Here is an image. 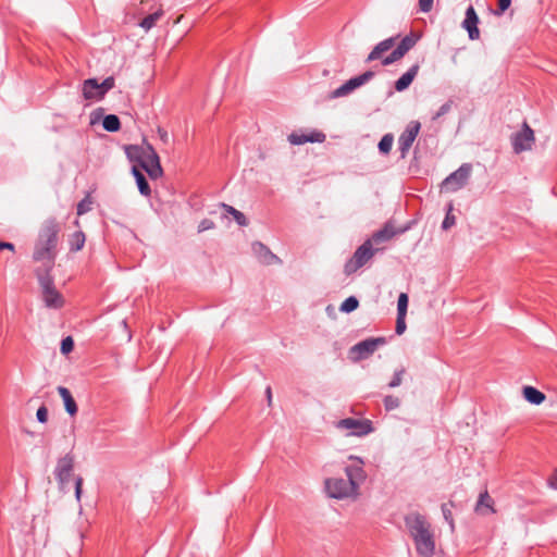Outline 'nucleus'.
I'll return each mask as SVG.
<instances>
[{"mask_svg": "<svg viewBox=\"0 0 557 557\" xmlns=\"http://www.w3.org/2000/svg\"><path fill=\"white\" fill-rule=\"evenodd\" d=\"M61 225L55 218H49L40 226L34 245L33 261L40 263L36 273L51 272L57 259V246Z\"/></svg>", "mask_w": 557, "mask_h": 557, "instance_id": "nucleus-1", "label": "nucleus"}, {"mask_svg": "<svg viewBox=\"0 0 557 557\" xmlns=\"http://www.w3.org/2000/svg\"><path fill=\"white\" fill-rule=\"evenodd\" d=\"M41 287L42 300L48 308L60 309L64 305L63 296L57 290L51 272L36 273Z\"/></svg>", "mask_w": 557, "mask_h": 557, "instance_id": "nucleus-2", "label": "nucleus"}, {"mask_svg": "<svg viewBox=\"0 0 557 557\" xmlns=\"http://www.w3.org/2000/svg\"><path fill=\"white\" fill-rule=\"evenodd\" d=\"M325 491L331 498L344 499L348 497H357L359 493L354 486L343 478H330L324 482Z\"/></svg>", "mask_w": 557, "mask_h": 557, "instance_id": "nucleus-3", "label": "nucleus"}, {"mask_svg": "<svg viewBox=\"0 0 557 557\" xmlns=\"http://www.w3.org/2000/svg\"><path fill=\"white\" fill-rule=\"evenodd\" d=\"M377 250L379 248H372L371 240H366L345 263V273L347 275L355 273L358 269L362 268Z\"/></svg>", "mask_w": 557, "mask_h": 557, "instance_id": "nucleus-4", "label": "nucleus"}, {"mask_svg": "<svg viewBox=\"0 0 557 557\" xmlns=\"http://www.w3.org/2000/svg\"><path fill=\"white\" fill-rule=\"evenodd\" d=\"M405 524L413 542L432 531L431 523L426 517L419 512L407 515L405 517Z\"/></svg>", "mask_w": 557, "mask_h": 557, "instance_id": "nucleus-5", "label": "nucleus"}, {"mask_svg": "<svg viewBox=\"0 0 557 557\" xmlns=\"http://www.w3.org/2000/svg\"><path fill=\"white\" fill-rule=\"evenodd\" d=\"M472 165L470 163L461 164L455 172L449 174L443 182L444 188L450 191H457L465 187L471 176Z\"/></svg>", "mask_w": 557, "mask_h": 557, "instance_id": "nucleus-6", "label": "nucleus"}, {"mask_svg": "<svg viewBox=\"0 0 557 557\" xmlns=\"http://www.w3.org/2000/svg\"><path fill=\"white\" fill-rule=\"evenodd\" d=\"M349 460L351 463L345 467V473L347 475L348 482L359 493L361 484L367 479V473L363 469L364 462L360 457L357 456H349Z\"/></svg>", "mask_w": 557, "mask_h": 557, "instance_id": "nucleus-7", "label": "nucleus"}, {"mask_svg": "<svg viewBox=\"0 0 557 557\" xmlns=\"http://www.w3.org/2000/svg\"><path fill=\"white\" fill-rule=\"evenodd\" d=\"M336 428L348 430V435L364 436L373 431L372 422L368 419L346 418L336 423Z\"/></svg>", "mask_w": 557, "mask_h": 557, "instance_id": "nucleus-8", "label": "nucleus"}, {"mask_svg": "<svg viewBox=\"0 0 557 557\" xmlns=\"http://www.w3.org/2000/svg\"><path fill=\"white\" fill-rule=\"evenodd\" d=\"M373 76H374V72L367 71V72L362 73L361 75L350 78L345 84H343L342 86H339L338 88L333 90L329 95V99L341 98V97H345V96L349 95L356 88L362 86L363 84H366L367 82L372 79Z\"/></svg>", "mask_w": 557, "mask_h": 557, "instance_id": "nucleus-9", "label": "nucleus"}, {"mask_svg": "<svg viewBox=\"0 0 557 557\" xmlns=\"http://www.w3.org/2000/svg\"><path fill=\"white\" fill-rule=\"evenodd\" d=\"M535 141L533 129L524 122L522 129L511 137V144L516 153L530 150Z\"/></svg>", "mask_w": 557, "mask_h": 557, "instance_id": "nucleus-10", "label": "nucleus"}, {"mask_svg": "<svg viewBox=\"0 0 557 557\" xmlns=\"http://www.w3.org/2000/svg\"><path fill=\"white\" fill-rule=\"evenodd\" d=\"M386 343L385 337H371L354 345L350 349L356 355L357 360L369 358L380 346Z\"/></svg>", "mask_w": 557, "mask_h": 557, "instance_id": "nucleus-11", "label": "nucleus"}, {"mask_svg": "<svg viewBox=\"0 0 557 557\" xmlns=\"http://www.w3.org/2000/svg\"><path fill=\"white\" fill-rule=\"evenodd\" d=\"M420 128L421 124L418 121H411L400 134L398 138V150L401 158H406L420 132Z\"/></svg>", "mask_w": 557, "mask_h": 557, "instance_id": "nucleus-12", "label": "nucleus"}, {"mask_svg": "<svg viewBox=\"0 0 557 557\" xmlns=\"http://www.w3.org/2000/svg\"><path fill=\"white\" fill-rule=\"evenodd\" d=\"M73 469L74 456L72 454H66L58 460L54 475L61 487L69 483Z\"/></svg>", "mask_w": 557, "mask_h": 557, "instance_id": "nucleus-13", "label": "nucleus"}, {"mask_svg": "<svg viewBox=\"0 0 557 557\" xmlns=\"http://www.w3.org/2000/svg\"><path fill=\"white\" fill-rule=\"evenodd\" d=\"M150 153V159L145 161L139 168L144 170L151 180H157L163 174L160 158L151 144H146V148Z\"/></svg>", "mask_w": 557, "mask_h": 557, "instance_id": "nucleus-14", "label": "nucleus"}, {"mask_svg": "<svg viewBox=\"0 0 557 557\" xmlns=\"http://www.w3.org/2000/svg\"><path fill=\"white\" fill-rule=\"evenodd\" d=\"M416 552L421 557H433L435 555V537L433 531L429 532L424 536H420L413 542Z\"/></svg>", "mask_w": 557, "mask_h": 557, "instance_id": "nucleus-15", "label": "nucleus"}, {"mask_svg": "<svg viewBox=\"0 0 557 557\" xmlns=\"http://www.w3.org/2000/svg\"><path fill=\"white\" fill-rule=\"evenodd\" d=\"M479 16L472 5H469L466 10V16L462 22V27L468 32L469 38L471 40H476L480 38V30L478 28Z\"/></svg>", "mask_w": 557, "mask_h": 557, "instance_id": "nucleus-16", "label": "nucleus"}, {"mask_svg": "<svg viewBox=\"0 0 557 557\" xmlns=\"http://www.w3.org/2000/svg\"><path fill=\"white\" fill-rule=\"evenodd\" d=\"M325 138V134L319 131H312L308 135L298 132L288 135V141L297 146L306 143H323Z\"/></svg>", "mask_w": 557, "mask_h": 557, "instance_id": "nucleus-17", "label": "nucleus"}, {"mask_svg": "<svg viewBox=\"0 0 557 557\" xmlns=\"http://www.w3.org/2000/svg\"><path fill=\"white\" fill-rule=\"evenodd\" d=\"M395 40H396L395 37H389L387 39H384V40L380 41L372 49V51L368 54L366 61L367 62H372V61L381 59L383 53L387 52L388 50H391L394 47Z\"/></svg>", "mask_w": 557, "mask_h": 557, "instance_id": "nucleus-18", "label": "nucleus"}, {"mask_svg": "<svg viewBox=\"0 0 557 557\" xmlns=\"http://www.w3.org/2000/svg\"><path fill=\"white\" fill-rule=\"evenodd\" d=\"M252 249L259 261L264 264H272L280 261V259L262 243H253Z\"/></svg>", "mask_w": 557, "mask_h": 557, "instance_id": "nucleus-19", "label": "nucleus"}, {"mask_svg": "<svg viewBox=\"0 0 557 557\" xmlns=\"http://www.w3.org/2000/svg\"><path fill=\"white\" fill-rule=\"evenodd\" d=\"M419 64H413L406 73H404L396 82H395V89L397 91H404L407 89L413 79L416 78L418 72H419Z\"/></svg>", "mask_w": 557, "mask_h": 557, "instance_id": "nucleus-20", "label": "nucleus"}, {"mask_svg": "<svg viewBox=\"0 0 557 557\" xmlns=\"http://www.w3.org/2000/svg\"><path fill=\"white\" fill-rule=\"evenodd\" d=\"M493 505V498L488 495L487 491H484L479 496V499L475 505V512L483 516L494 513L495 509Z\"/></svg>", "mask_w": 557, "mask_h": 557, "instance_id": "nucleus-21", "label": "nucleus"}, {"mask_svg": "<svg viewBox=\"0 0 557 557\" xmlns=\"http://www.w3.org/2000/svg\"><path fill=\"white\" fill-rule=\"evenodd\" d=\"M83 96L87 100L102 99L100 97V87L96 78L86 79L83 84Z\"/></svg>", "mask_w": 557, "mask_h": 557, "instance_id": "nucleus-22", "label": "nucleus"}, {"mask_svg": "<svg viewBox=\"0 0 557 557\" xmlns=\"http://www.w3.org/2000/svg\"><path fill=\"white\" fill-rule=\"evenodd\" d=\"M132 174L134 175V177L136 180V184H137L139 193L145 197H149L151 195V189H150L149 183H148L146 176L144 175V173L141 172V170L137 165H133Z\"/></svg>", "mask_w": 557, "mask_h": 557, "instance_id": "nucleus-23", "label": "nucleus"}, {"mask_svg": "<svg viewBox=\"0 0 557 557\" xmlns=\"http://www.w3.org/2000/svg\"><path fill=\"white\" fill-rule=\"evenodd\" d=\"M395 234L394 227L391 224H385V226L375 232L369 240H371V245H380L393 238Z\"/></svg>", "mask_w": 557, "mask_h": 557, "instance_id": "nucleus-24", "label": "nucleus"}, {"mask_svg": "<svg viewBox=\"0 0 557 557\" xmlns=\"http://www.w3.org/2000/svg\"><path fill=\"white\" fill-rule=\"evenodd\" d=\"M58 393L60 394V396L62 397V399L64 401L66 412L71 416L76 414L78 409H77L76 401L74 400L71 392L64 386H59Z\"/></svg>", "mask_w": 557, "mask_h": 557, "instance_id": "nucleus-25", "label": "nucleus"}, {"mask_svg": "<svg viewBox=\"0 0 557 557\" xmlns=\"http://www.w3.org/2000/svg\"><path fill=\"white\" fill-rule=\"evenodd\" d=\"M523 397L533 405L542 404L546 396L541 391L536 389L533 386H524L523 387Z\"/></svg>", "mask_w": 557, "mask_h": 557, "instance_id": "nucleus-26", "label": "nucleus"}, {"mask_svg": "<svg viewBox=\"0 0 557 557\" xmlns=\"http://www.w3.org/2000/svg\"><path fill=\"white\" fill-rule=\"evenodd\" d=\"M85 242L86 237L82 231L73 233L69 238L70 250L73 252L82 250Z\"/></svg>", "mask_w": 557, "mask_h": 557, "instance_id": "nucleus-27", "label": "nucleus"}, {"mask_svg": "<svg viewBox=\"0 0 557 557\" xmlns=\"http://www.w3.org/2000/svg\"><path fill=\"white\" fill-rule=\"evenodd\" d=\"M102 126L107 132H117L121 128V122L117 115L108 114L102 120Z\"/></svg>", "mask_w": 557, "mask_h": 557, "instance_id": "nucleus-28", "label": "nucleus"}, {"mask_svg": "<svg viewBox=\"0 0 557 557\" xmlns=\"http://www.w3.org/2000/svg\"><path fill=\"white\" fill-rule=\"evenodd\" d=\"M125 153L126 157L131 162H136L139 164L141 161V154H143V145H129L125 147Z\"/></svg>", "mask_w": 557, "mask_h": 557, "instance_id": "nucleus-29", "label": "nucleus"}, {"mask_svg": "<svg viewBox=\"0 0 557 557\" xmlns=\"http://www.w3.org/2000/svg\"><path fill=\"white\" fill-rule=\"evenodd\" d=\"M163 15V12L161 10L147 15L141 20L139 23L140 27H143L146 32L150 30L157 22L160 20V17Z\"/></svg>", "mask_w": 557, "mask_h": 557, "instance_id": "nucleus-30", "label": "nucleus"}, {"mask_svg": "<svg viewBox=\"0 0 557 557\" xmlns=\"http://www.w3.org/2000/svg\"><path fill=\"white\" fill-rule=\"evenodd\" d=\"M417 44V38L410 34V35H407L405 36L400 42L398 44V46L396 47V49L403 54L405 55L410 49H412L414 47V45Z\"/></svg>", "mask_w": 557, "mask_h": 557, "instance_id": "nucleus-31", "label": "nucleus"}, {"mask_svg": "<svg viewBox=\"0 0 557 557\" xmlns=\"http://www.w3.org/2000/svg\"><path fill=\"white\" fill-rule=\"evenodd\" d=\"M222 208L225 210V212L233 215L238 225L246 226L248 224V220L243 212L225 203H222Z\"/></svg>", "mask_w": 557, "mask_h": 557, "instance_id": "nucleus-32", "label": "nucleus"}, {"mask_svg": "<svg viewBox=\"0 0 557 557\" xmlns=\"http://www.w3.org/2000/svg\"><path fill=\"white\" fill-rule=\"evenodd\" d=\"M358 306H359L358 299L355 296H350L342 302L339 310L342 312L349 313V312H352L354 310H356L358 308Z\"/></svg>", "mask_w": 557, "mask_h": 557, "instance_id": "nucleus-33", "label": "nucleus"}, {"mask_svg": "<svg viewBox=\"0 0 557 557\" xmlns=\"http://www.w3.org/2000/svg\"><path fill=\"white\" fill-rule=\"evenodd\" d=\"M394 137L392 134H385L380 143H379V150L380 152L387 154L393 146Z\"/></svg>", "mask_w": 557, "mask_h": 557, "instance_id": "nucleus-34", "label": "nucleus"}, {"mask_svg": "<svg viewBox=\"0 0 557 557\" xmlns=\"http://www.w3.org/2000/svg\"><path fill=\"white\" fill-rule=\"evenodd\" d=\"M408 295L406 293H401L398 297L397 301V315H406L408 308Z\"/></svg>", "mask_w": 557, "mask_h": 557, "instance_id": "nucleus-35", "label": "nucleus"}, {"mask_svg": "<svg viewBox=\"0 0 557 557\" xmlns=\"http://www.w3.org/2000/svg\"><path fill=\"white\" fill-rule=\"evenodd\" d=\"M92 201L89 196H86L83 200H81L77 205V214L83 215L91 210Z\"/></svg>", "mask_w": 557, "mask_h": 557, "instance_id": "nucleus-36", "label": "nucleus"}, {"mask_svg": "<svg viewBox=\"0 0 557 557\" xmlns=\"http://www.w3.org/2000/svg\"><path fill=\"white\" fill-rule=\"evenodd\" d=\"M384 407L387 411L394 410L400 406V400L398 397L393 395H387L384 398Z\"/></svg>", "mask_w": 557, "mask_h": 557, "instance_id": "nucleus-37", "label": "nucleus"}, {"mask_svg": "<svg viewBox=\"0 0 557 557\" xmlns=\"http://www.w3.org/2000/svg\"><path fill=\"white\" fill-rule=\"evenodd\" d=\"M404 55L395 48L387 57L382 59L383 65H391L396 61L400 60Z\"/></svg>", "mask_w": 557, "mask_h": 557, "instance_id": "nucleus-38", "label": "nucleus"}, {"mask_svg": "<svg viewBox=\"0 0 557 557\" xmlns=\"http://www.w3.org/2000/svg\"><path fill=\"white\" fill-rule=\"evenodd\" d=\"M115 81L112 76L107 77L101 84L100 87V97H104V95L114 87Z\"/></svg>", "mask_w": 557, "mask_h": 557, "instance_id": "nucleus-39", "label": "nucleus"}, {"mask_svg": "<svg viewBox=\"0 0 557 557\" xmlns=\"http://www.w3.org/2000/svg\"><path fill=\"white\" fill-rule=\"evenodd\" d=\"M404 373H405L404 368L395 371L392 381L388 383V387L394 388V387L399 386L401 384Z\"/></svg>", "mask_w": 557, "mask_h": 557, "instance_id": "nucleus-40", "label": "nucleus"}, {"mask_svg": "<svg viewBox=\"0 0 557 557\" xmlns=\"http://www.w3.org/2000/svg\"><path fill=\"white\" fill-rule=\"evenodd\" d=\"M74 348V341L71 336H67L62 339L61 342V352L62 354H69Z\"/></svg>", "mask_w": 557, "mask_h": 557, "instance_id": "nucleus-41", "label": "nucleus"}, {"mask_svg": "<svg viewBox=\"0 0 557 557\" xmlns=\"http://www.w3.org/2000/svg\"><path fill=\"white\" fill-rule=\"evenodd\" d=\"M395 331L398 335L406 331V315H397Z\"/></svg>", "mask_w": 557, "mask_h": 557, "instance_id": "nucleus-42", "label": "nucleus"}, {"mask_svg": "<svg viewBox=\"0 0 557 557\" xmlns=\"http://www.w3.org/2000/svg\"><path fill=\"white\" fill-rule=\"evenodd\" d=\"M511 0H498V8L494 11V14L500 16L510 7Z\"/></svg>", "mask_w": 557, "mask_h": 557, "instance_id": "nucleus-43", "label": "nucleus"}, {"mask_svg": "<svg viewBox=\"0 0 557 557\" xmlns=\"http://www.w3.org/2000/svg\"><path fill=\"white\" fill-rule=\"evenodd\" d=\"M442 512H443L445 520L450 524L451 529H454V520H453L451 510L448 508V506L446 504L442 505Z\"/></svg>", "mask_w": 557, "mask_h": 557, "instance_id": "nucleus-44", "label": "nucleus"}, {"mask_svg": "<svg viewBox=\"0 0 557 557\" xmlns=\"http://www.w3.org/2000/svg\"><path fill=\"white\" fill-rule=\"evenodd\" d=\"M37 420L40 423H45L48 420V409L45 406H40L36 413Z\"/></svg>", "mask_w": 557, "mask_h": 557, "instance_id": "nucleus-45", "label": "nucleus"}, {"mask_svg": "<svg viewBox=\"0 0 557 557\" xmlns=\"http://www.w3.org/2000/svg\"><path fill=\"white\" fill-rule=\"evenodd\" d=\"M214 227V223L209 220V219H205L202 220L199 225H198V232L201 233V232H205V231H208V230H211Z\"/></svg>", "mask_w": 557, "mask_h": 557, "instance_id": "nucleus-46", "label": "nucleus"}, {"mask_svg": "<svg viewBox=\"0 0 557 557\" xmlns=\"http://www.w3.org/2000/svg\"><path fill=\"white\" fill-rule=\"evenodd\" d=\"M451 108V103L448 101L446 103H444L443 106H441V108L438 109V111L435 113V115L433 116V120H437L438 117H441L442 115L446 114L449 112Z\"/></svg>", "mask_w": 557, "mask_h": 557, "instance_id": "nucleus-47", "label": "nucleus"}, {"mask_svg": "<svg viewBox=\"0 0 557 557\" xmlns=\"http://www.w3.org/2000/svg\"><path fill=\"white\" fill-rule=\"evenodd\" d=\"M420 11L428 13L433 8V0H419Z\"/></svg>", "mask_w": 557, "mask_h": 557, "instance_id": "nucleus-48", "label": "nucleus"}, {"mask_svg": "<svg viewBox=\"0 0 557 557\" xmlns=\"http://www.w3.org/2000/svg\"><path fill=\"white\" fill-rule=\"evenodd\" d=\"M455 216L449 214V212L446 214L443 223H442V228L443 230H448L454 224H455Z\"/></svg>", "mask_w": 557, "mask_h": 557, "instance_id": "nucleus-49", "label": "nucleus"}, {"mask_svg": "<svg viewBox=\"0 0 557 557\" xmlns=\"http://www.w3.org/2000/svg\"><path fill=\"white\" fill-rule=\"evenodd\" d=\"M82 487H83V478L82 476H76L75 478V497H76L77 500L81 499Z\"/></svg>", "mask_w": 557, "mask_h": 557, "instance_id": "nucleus-50", "label": "nucleus"}, {"mask_svg": "<svg viewBox=\"0 0 557 557\" xmlns=\"http://www.w3.org/2000/svg\"><path fill=\"white\" fill-rule=\"evenodd\" d=\"M157 133L163 144L169 143V133L163 127H158Z\"/></svg>", "mask_w": 557, "mask_h": 557, "instance_id": "nucleus-51", "label": "nucleus"}, {"mask_svg": "<svg viewBox=\"0 0 557 557\" xmlns=\"http://www.w3.org/2000/svg\"><path fill=\"white\" fill-rule=\"evenodd\" d=\"M146 144H149L148 141L144 140L143 143V154H141V161L139 162V166L147 160L150 159V153L148 152L146 148Z\"/></svg>", "mask_w": 557, "mask_h": 557, "instance_id": "nucleus-52", "label": "nucleus"}, {"mask_svg": "<svg viewBox=\"0 0 557 557\" xmlns=\"http://www.w3.org/2000/svg\"><path fill=\"white\" fill-rule=\"evenodd\" d=\"M548 483L552 488L557 490V470L550 475Z\"/></svg>", "mask_w": 557, "mask_h": 557, "instance_id": "nucleus-53", "label": "nucleus"}, {"mask_svg": "<svg viewBox=\"0 0 557 557\" xmlns=\"http://www.w3.org/2000/svg\"><path fill=\"white\" fill-rule=\"evenodd\" d=\"M8 249L11 251L15 250V247L12 243L9 242H0V250Z\"/></svg>", "mask_w": 557, "mask_h": 557, "instance_id": "nucleus-54", "label": "nucleus"}, {"mask_svg": "<svg viewBox=\"0 0 557 557\" xmlns=\"http://www.w3.org/2000/svg\"><path fill=\"white\" fill-rule=\"evenodd\" d=\"M265 394H267V398H268V401L269 404H271V400H272V391H271V387L268 386L267 389H265Z\"/></svg>", "mask_w": 557, "mask_h": 557, "instance_id": "nucleus-55", "label": "nucleus"}, {"mask_svg": "<svg viewBox=\"0 0 557 557\" xmlns=\"http://www.w3.org/2000/svg\"><path fill=\"white\" fill-rule=\"evenodd\" d=\"M437 557H445L444 555H438Z\"/></svg>", "mask_w": 557, "mask_h": 557, "instance_id": "nucleus-56", "label": "nucleus"}]
</instances>
